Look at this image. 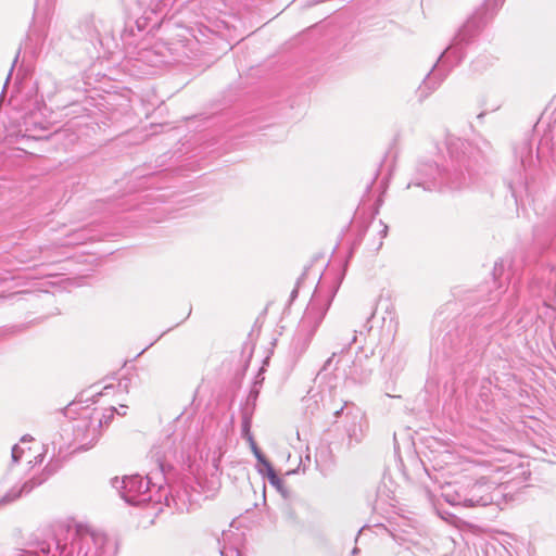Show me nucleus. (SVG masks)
<instances>
[{"instance_id":"obj_4","label":"nucleus","mask_w":556,"mask_h":556,"mask_svg":"<svg viewBox=\"0 0 556 556\" xmlns=\"http://www.w3.org/2000/svg\"><path fill=\"white\" fill-rule=\"evenodd\" d=\"M254 451H255V454H256L257 456H260V455H258V453H257V447H254Z\"/></svg>"},{"instance_id":"obj_1","label":"nucleus","mask_w":556,"mask_h":556,"mask_svg":"<svg viewBox=\"0 0 556 556\" xmlns=\"http://www.w3.org/2000/svg\"><path fill=\"white\" fill-rule=\"evenodd\" d=\"M41 481L36 479H29L28 481L24 482V484L21 488H14L12 489L8 494H5L1 500V504H9L16 500H18L23 493H30L37 485H39Z\"/></svg>"},{"instance_id":"obj_2","label":"nucleus","mask_w":556,"mask_h":556,"mask_svg":"<svg viewBox=\"0 0 556 556\" xmlns=\"http://www.w3.org/2000/svg\"><path fill=\"white\" fill-rule=\"evenodd\" d=\"M27 451H30L29 442L23 441L21 444L14 446L13 458L15 460L23 459L27 464H30L33 459L28 455H26Z\"/></svg>"},{"instance_id":"obj_3","label":"nucleus","mask_w":556,"mask_h":556,"mask_svg":"<svg viewBox=\"0 0 556 556\" xmlns=\"http://www.w3.org/2000/svg\"><path fill=\"white\" fill-rule=\"evenodd\" d=\"M269 479L271 481V483H277L279 481L278 477L276 476V473L274 472L273 469L269 470Z\"/></svg>"}]
</instances>
